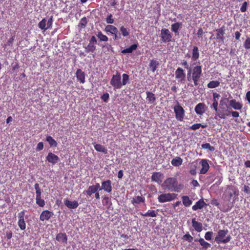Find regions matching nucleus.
<instances>
[{
    "label": "nucleus",
    "mask_w": 250,
    "mask_h": 250,
    "mask_svg": "<svg viewBox=\"0 0 250 250\" xmlns=\"http://www.w3.org/2000/svg\"><path fill=\"white\" fill-rule=\"evenodd\" d=\"M165 189L171 191L180 192L183 188L182 185H178L176 178L170 177L167 178L162 184Z\"/></svg>",
    "instance_id": "nucleus-1"
},
{
    "label": "nucleus",
    "mask_w": 250,
    "mask_h": 250,
    "mask_svg": "<svg viewBox=\"0 0 250 250\" xmlns=\"http://www.w3.org/2000/svg\"><path fill=\"white\" fill-rule=\"evenodd\" d=\"M229 233L228 229H220L218 230L217 235L215 238V241L218 243H220L226 244L229 242L231 239L230 235H227Z\"/></svg>",
    "instance_id": "nucleus-2"
},
{
    "label": "nucleus",
    "mask_w": 250,
    "mask_h": 250,
    "mask_svg": "<svg viewBox=\"0 0 250 250\" xmlns=\"http://www.w3.org/2000/svg\"><path fill=\"white\" fill-rule=\"evenodd\" d=\"M173 109L175 114L176 119L179 121H183L185 115V111L184 108L177 103L173 106Z\"/></svg>",
    "instance_id": "nucleus-3"
},
{
    "label": "nucleus",
    "mask_w": 250,
    "mask_h": 250,
    "mask_svg": "<svg viewBox=\"0 0 250 250\" xmlns=\"http://www.w3.org/2000/svg\"><path fill=\"white\" fill-rule=\"evenodd\" d=\"M110 83L114 89H120L123 85L120 74L117 73L116 75H113Z\"/></svg>",
    "instance_id": "nucleus-4"
},
{
    "label": "nucleus",
    "mask_w": 250,
    "mask_h": 250,
    "mask_svg": "<svg viewBox=\"0 0 250 250\" xmlns=\"http://www.w3.org/2000/svg\"><path fill=\"white\" fill-rule=\"evenodd\" d=\"M176 197V195L174 193H165L160 195L158 197V200L160 203H165L173 200Z\"/></svg>",
    "instance_id": "nucleus-5"
},
{
    "label": "nucleus",
    "mask_w": 250,
    "mask_h": 250,
    "mask_svg": "<svg viewBox=\"0 0 250 250\" xmlns=\"http://www.w3.org/2000/svg\"><path fill=\"white\" fill-rule=\"evenodd\" d=\"M160 37L162 42H169L171 41L172 35L168 29L163 28L161 31Z\"/></svg>",
    "instance_id": "nucleus-6"
},
{
    "label": "nucleus",
    "mask_w": 250,
    "mask_h": 250,
    "mask_svg": "<svg viewBox=\"0 0 250 250\" xmlns=\"http://www.w3.org/2000/svg\"><path fill=\"white\" fill-rule=\"evenodd\" d=\"M216 32V40L219 43H223L225 40L224 35L225 34V26H222L221 28L217 29Z\"/></svg>",
    "instance_id": "nucleus-7"
},
{
    "label": "nucleus",
    "mask_w": 250,
    "mask_h": 250,
    "mask_svg": "<svg viewBox=\"0 0 250 250\" xmlns=\"http://www.w3.org/2000/svg\"><path fill=\"white\" fill-rule=\"evenodd\" d=\"M175 78L179 80V82H182L185 80L186 74L184 70L181 67H178L175 71Z\"/></svg>",
    "instance_id": "nucleus-8"
},
{
    "label": "nucleus",
    "mask_w": 250,
    "mask_h": 250,
    "mask_svg": "<svg viewBox=\"0 0 250 250\" xmlns=\"http://www.w3.org/2000/svg\"><path fill=\"white\" fill-rule=\"evenodd\" d=\"M101 189H103L104 191L110 193L112 191L111 181L107 180L102 182Z\"/></svg>",
    "instance_id": "nucleus-9"
},
{
    "label": "nucleus",
    "mask_w": 250,
    "mask_h": 250,
    "mask_svg": "<svg viewBox=\"0 0 250 250\" xmlns=\"http://www.w3.org/2000/svg\"><path fill=\"white\" fill-rule=\"evenodd\" d=\"M202 67L200 65L194 66L192 70V78L200 79L202 75Z\"/></svg>",
    "instance_id": "nucleus-10"
},
{
    "label": "nucleus",
    "mask_w": 250,
    "mask_h": 250,
    "mask_svg": "<svg viewBox=\"0 0 250 250\" xmlns=\"http://www.w3.org/2000/svg\"><path fill=\"white\" fill-rule=\"evenodd\" d=\"M200 164L202 166V168L200 170V174H205L208 172L209 168L208 161L206 159H202L200 162Z\"/></svg>",
    "instance_id": "nucleus-11"
},
{
    "label": "nucleus",
    "mask_w": 250,
    "mask_h": 250,
    "mask_svg": "<svg viewBox=\"0 0 250 250\" xmlns=\"http://www.w3.org/2000/svg\"><path fill=\"white\" fill-rule=\"evenodd\" d=\"M206 105L204 103H200L197 104L195 107V111L198 115H202L206 111Z\"/></svg>",
    "instance_id": "nucleus-12"
},
{
    "label": "nucleus",
    "mask_w": 250,
    "mask_h": 250,
    "mask_svg": "<svg viewBox=\"0 0 250 250\" xmlns=\"http://www.w3.org/2000/svg\"><path fill=\"white\" fill-rule=\"evenodd\" d=\"M46 160L50 163L53 164L58 163L60 159L58 156L52 152H49L46 156Z\"/></svg>",
    "instance_id": "nucleus-13"
},
{
    "label": "nucleus",
    "mask_w": 250,
    "mask_h": 250,
    "mask_svg": "<svg viewBox=\"0 0 250 250\" xmlns=\"http://www.w3.org/2000/svg\"><path fill=\"white\" fill-rule=\"evenodd\" d=\"M53 215L52 212L46 210L43 211L40 215V219L41 221L48 220Z\"/></svg>",
    "instance_id": "nucleus-14"
},
{
    "label": "nucleus",
    "mask_w": 250,
    "mask_h": 250,
    "mask_svg": "<svg viewBox=\"0 0 250 250\" xmlns=\"http://www.w3.org/2000/svg\"><path fill=\"white\" fill-rule=\"evenodd\" d=\"M163 174L160 172H154L151 176V180L160 184L162 182Z\"/></svg>",
    "instance_id": "nucleus-15"
},
{
    "label": "nucleus",
    "mask_w": 250,
    "mask_h": 250,
    "mask_svg": "<svg viewBox=\"0 0 250 250\" xmlns=\"http://www.w3.org/2000/svg\"><path fill=\"white\" fill-rule=\"evenodd\" d=\"M64 205L70 209H75L79 206V203L77 201H71L68 199L64 200Z\"/></svg>",
    "instance_id": "nucleus-16"
},
{
    "label": "nucleus",
    "mask_w": 250,
    "mask_h": 250,
    "mask_svg": "<svg viewBox=\"0 0 250 250\" xmlns=\"http://www.w3.org/2000/svg\"><path fill=\"white\" fill-rule=\"evenodd\" d=\"M57 241L62 244H67V236L65 233H59L57 234L56 238Z\"/></svg>",
    "instance_id": "nucleus-17"
},
{
    "label": "nucleus",
    "mask_w": 250,
    "mask_h": 250,
    "mask_svg": "<svg viewBox=\"0 0 250 250\" xmlns=\"http://www.w3.org/2000/svg\"><path fill=\"white\" fill-rule=\"evenodd\" d=\"M207 206V204L204 202L203 199H201L198 201L194 206H192V209L195 211L198 209H201L203 208L205 206Z\"/></svg>",
    "instance_id": "nucleus-18"
},
{
    "label": "nucleus",
    "mask_w": 250,
    "mask_h": 250,
    "mask_svg": "<svg viewBox=\"0 0 250 250\" xmlns=\"http://www.w3.org/2000/svg\"><path fill=\"white\" fill-rule=\"evenodd\" d=\"M229 105L235 110H241L243 105L239 102H237L235 99L231 100L229 101Z\"/></svg>",
    "instance_id": "nucleus-19"
},
{
    "label": "nucleus",
    "mask_w": 250,
    "mask_h": 250,
    "mask_svg": "<svg viewBox=\"0 0 250 250\" xmlns=\"http://www.w3.org/2000/svg\"><path fill=\"white\" fill-rule=\"evenodd\" d=\"M76 77L81 83H83L85 82V73L81 69H78L76 72Z\"/></svg>",
    "instance_id": "nucleus-20"
},
{
    "label": "nucleus",
    "mask_w": 250,
    "mask_h": 250,
    "mask_svg": "<svg viewBox=\"0 0 250 250\" xmlns=\"http://www.w3.org/2000/svg\"><path fill=\"white\" fill-rule=\"evenodd\" d=\"M192 227L197 232H201L202 230L203 225L201 223L198 222L196 221L195 218H193L191 220Z\"/></svg>",
    "instance_id": "nucleus-21"
},
{
    "label": "nucleus",
    "mask_w": 250,
    "mask_h": 250,
    "mask_svg": "<svg viewBox=\"0 0 250 250\" xmlns=\"http://www.w3.org/2000/svg\"><path fill=\"white\" fill-rule=\"evenodd\" d=\"M199 49L197 46H194L193 47L192 51V57L191 59L193 61H196L199 58Z\"/></svg>",
    "instance_id": "nucleus-22"
},
{
    "label": "nucleus",
    "mask_w": 250,
    "mask_h": 250,
    "mask_svg": "<svg viewBox=\"0 0 250 250\" xmlns=\"http://www.w3.org/2000/svg\"><path fill=\"white\" fill-rule=\"evenodd\" d=\"M146 99L148 100V103L150 104H154L156 101V97L155 95L149 91L146 92Z\"/></svg>",
    "instance_id": "nucleus-23"
},
{
    "label": "nucleus",
    "mask_w": 250,
    "mask_h": 250,
    "mask_svg": "<svg viewBox=\"0 0 250 250\" xmlns=\"http://www.w3.org/2000/svg\"><path fill=\"white\" fill-rule=\"evenodd\" d=\"M195 242H199L200 244L203 247V249L207 250L210 247V244L206 242L203 238L196 239L194 240Z\"/></svg>",
    "instance_id": "nucleus-24"
},
{
    "label": "nucleus",
    "mask_w": 250,
    "mask_h": 250,
    "mask_svg": "<svg viewBox=\"0 0 250 250\" xmlns=\"http://www.w3.org/2000/svg\"><path fill=\"white\" fill-rule=\"evenodd\" d=\"M95 150L98 152H103L104 154L107 153V150L106 148L100 144L93 143Z\"/></svg>",
    "instance_id": "nucleus-25"
},
{
    "label": "nucleus",
    "mask_w": 250,
    "mask_h": 250,
    "mask_svg": "<svg viewBox=\"0 0 250 250\" xmlns=\"http://www.w3.org/2000/svg\"><path fill=\"white\" fill-rule=\"evenodd\" d=\"M182 200L183 205L186 207L190 206L192 204V201L188 196H183L182 197Z\"/></svg>",
    "instance_id": "nucleus-26"
},
{
    "label": "nucleus",
    "mask_w": 250,
    "mask_h": 250,
    "mask_svg": "<svg viewBox=\"0 0 250 250\" xmlns=\"http://www.w3.org/2000/svg\"><path fill=\"white\" fill-rule=\"evenodd\" d=\"M104 30L106 32H110L112 34H116V33L118 32V29L116 27L112 25H107L105 27Z\"/></svg>",
    "instance_id": "nucleus-27"
},
{
    "label": "nucleus",
    "mask_w": 250,
    "mask_h": 250,
    "mask_svg": "<svg viewBox=\"0 0 250 250\" xmlns=\"http://www.w3.org/2000/svg\"><path fill=\"white\" fill-rule=\"evenodd\" d=\"M137 46H138V45L137 44H132L129 47L123 50L121 52L123 54L131 53L134 50H135L137 49Z\"/></svg>",
    "instance_id": "nucleus-28"
},
{
    "label": "nucleus",
    "mask_w": 250,
    "mask_h": 250,
    "mask_svg": "<svg viewBox=\"0 0 250 250\" xmlns=\"http://www.w3.org/2000/svg\"><path fill=\"white\" fill-rule=\"evenodd\" d=\"M183 160L179 157H176L171 162V164L175 167H178L182 165Z\"/></svg>",
    "instance_id": "nucleus-29"
},
{
    "label": "nucleus",
    "mask_w": 250,
    "mask_h": 250,
    "mask_svg": "<svg viewBox=\"0 0 250 250\" xmlns=\"http://www.w3.org/2000/svg\"><path fill=\"white\" fill-rule=\"evenodd\" d=\"M182 22H176L171 25V31L175 34L178 33V30L182 26Z\"/></svg>",
    "instance_id": "nucleus-30"
},
{
    "label": "nucleus",
    "mask_w": 250,
    "mask_h": 250,
    "mask_svg": "<svg viewBox=\"0 0 250 250\" xmlns=\"http://www.w3.org/2000/svg\"><path fill=\"white\" fill-rule=\"evenodd\" d=\"M38 27L42 30L46 31L47 28L46 21L45 19H42L38 24Z\"/></svg>",
    "instance_id": "nucleus-31"
},
{
    "label": "nucleus",
    "mask_w": 250,
    "mask_h": 250,
    "mask_svg": "<svg viewBox=\"0 0 250 250\" xmlns=\"http://www.w3.org/2000/svg\"><path fill=\"white\" fill-rule=\"evenodd\" d=\"M159 64V63L157 61L152 60L150 61L149 65V67L151 68L152 71L154 72Z\"/></svg>",
    "instance_id": "nucleus-32"
},
{
    "label": "nucleus",
    "mask_w": 250,
    "mask_h": 250,
    "mask_svg": "<svg viewBox=\"0 0 250 250\" xmlns=\"http://www.w3.org/2000/svg\"><path fill=\"white\" fill-rule=\"evenodd\" d=\"M46 141L48 142L51 146L56 147L58 145L57 142L50 136L46 137Z\"/></svg>",
    "instance_id": "nucleus-33"
},
{
    "label": "nucleus",
    "mask_w": 250,
    "mask_h": 250,
    "mask_svg": "<svg viewBox=\"0 0 250 250\" xmlns=\"http://www.w3.org/2000/svg\"><path fill=\"white\" fill-rule=\"evenodd\" d=\"M84 48L85 51L86 53L94 52L96 50V46L94 44L89 43L88 45L87 46H85Z\"/></svg>",
    "instance_id": "nucleus-34"
},
{
    "label": "nucleus",
    "mask_w": 250,
    "mask_h": 250,
    "mask_svg": "<svg viewBox=\"0 0 250 250\" xmlns=\"http://www.w3.org/2000/svg\"><path fill=\"white\" fill-rule=\"evenodd\" d=\"M97 191V190L95 188V187H93V186H89L88 188L87 189L85 190V192L86 193L87 195L89 196H91L93 193H95Z\"/></svg>",
    "instance_id": "nucleus-35"
},
{
    "label": "nucleus",
    "mask_w": 250,
    "mask_h": 250,
    "mask_svg": "<svg viewBox=\"0 0 250 250\" xmlns=\"http://www.w3.org/2000/svg\"><path fill=\"white\" fill-rule=\"evenodd\" d=\"M96 36L100 41L107 42L108 40V37L106 36L103 34L101 31L98 32L96 34Z\"/></svg>",
    "instance_id": "nucleus-36"
},
{
    "label": "nucleus",
    "mask_w": 250,
    "mask_h": 250,
    "mask_svg": "<svg viewBox=\"0 0 250 250\" xmlns=\"http://www.w3.org/2000/svg\"><path fill=\"white\" fill-rule=\"evenodd\" d=\"M145 200V199L144 198H143L141 196H137L133 198L131 202L133 204H139L141 202H144Z\"/></svg>",
    "instance_id": "nucleus-37"
},
{
    "label": "nucleus",
    "mask_w": 250,
    "mask_h": 250,
    "mask_svg": "<svg viewBox=\"0 0 250 250\" xmlns=\"http://www.w3.org/2000/svg\"><path fill=\"white\" fill-rule=\"evenodd\" d=\"M220 84V82L218 81H210L208 84V87L209 88H214L218 87Z\"/></svg>",
    "instance_id": "nucleus-38"
},
{
    "label": "nucleus",
    "mask_w": 250,
    "mask_h": 250,
    "mask_svg": "<svg viewBox=\"0 0 250 250\" xmlns=\"http://www.w3.org/2000/svg\"><path fill=\"white\" fill-rule=\"evenodd\" d=\"M36 200L37 204L40 207H43L45 205L44 200L41 198V196H37Z\"/></svg>",
    "instance_id": "nucleus-39"
},
{
    "label": "nucleus",
    "mask_w": 250,
    "mask_h": 250,
    "mask_svg": "<svg viewBox=\"0 0 250 250\" xmlns=\"http://www.w3.org/2000/svg\"><path fill=\"white\" fill-rule=\"evenodd\" d=\"M140 214L141 215L144 217L150 216L152 217H154L156 216V214L155 210H151L150 211H148L145 213H141Z\"/></svg>",
    "instance_id": "nucleus-40"
},
{
    "label": "nucleus",
    "mask_w": 250,
    "mask_h": 250,
    "mask_svg": "<svg viewBox=\"0 0 250 250\" xmlns=\"http://www.w3.org/2000/svg\"><path fill=\"white\" fill-rule=\"evenodd\" d=\"M201 147L203 149H208L210 151H213L215 150L214 147L211 146L209 143L203 144Z\"/></svg>",
    "instance_id": "nucleus-41"
},
{
    "label": "nucleus",
    "mask_w": 250,
    "mask_h": 250,
    "mask_svg": "<svg viewBox=\"0 0 250 250\" xmlns=\"http://www.w3.org/2000/svg\"><path fill=\"white\" fill-rule=\"evenodd\" d=\"M120 31L123 36L126 37L129 35V32L124 26H122L120 28Z\"/></svg>",
    "instance_id": "nucleus-42"
},
{
    "label": "nucleus",
    "mask_w": 250,
    "mask_h": 250,
    "mask_svg": "<svg viewBox=\"0 0 250 250\" xmlns=\"http://www.w3.org/2000/svg\"><path fill=\"white\" fill-rule=\"evenodd\" d=\"M228 98H223L220 101V105L221 108L224 109L227 106Z\"/></svg>",
    "instance_id": "nucleus-43"
},
{
    "label": "nucleus",
    "mask_w": 250,
    "mask_h": 250,
    "mask_svg": "<svg viewBox=\"0 0 250 250\" xmlns=\"http://www.w3.org/2000/svg\"><path fill=\"white\" fill-rule=\"evenodd\" d=\"M34 187L36 190V197L41 196L42 192L39 184L38 183H36L34 185Z\"/></svg>",
    "instance_id": "nucleus-44"
},
{
    "label": "nucleus",
    "mask_w": 250,
    "mask_h": 250,
    "mask_svg": "<svg viewBox=\"0 0 250 250\" xmlns=\"http://www.w3.org/2000/svg\"><path fill=\"white\" fill-rule=\"evenodd\" d=\"M122 84L123 85H125L127 84L128 81H129V76L126 74H123L122 75Z\"/></svg>",
    "instance_id": "nucleus-45"
},
{
    "label": "nucleus",
    "mask_w": 250,
    "mask_h": 250,
    "mask_svg": "<svg viewBox=\"0 0 250 250\" xmlns=\"http://www.w3.org/2000/svg\"><path fill=\"white\" fill-rule=\"evenodd\" d=\"M183 239L188 242H191L193 239V238L191 236L188 232L184 235L183 237Z\"/></svg>",
    "instance_id": "nucleus-46"
},
{
    "label": "nucleus",
    "mask_w": 250,
    "mask_h": 250,
    "mask_svg": "<svg viewBox=\"0 0 250 250\" xmlns=\"http://www.w3.org/2000/svg\"><path fill=\"white\" fill-rule=\"evenodd\" d=\"M244 47L246 49H250V38L248 37L244 43Z\"/></svg>",
    "instance_id": "nucleus-47"
},
{
    "label": "nucleus",
    "mask_w": 250,
    "mask_h": 250,
    "mask_svg": "<svg viewBox=\"0 0 250 250\" xmlns=\"http://www.w3.org/2000/svg\"><path fill=\"white\" fill-rule=\"evenodd\" d=\"M106 22L108 24H112L114 23V20L112 18V15L111 14H109L107 15V18H106Z\"/></svg>",
    "instance_id": "nucleus-48"
},
{
    "label": "nucleus",
    "mask_w": 250,
    "mask_h": 250,
    "mask_svg": "<svg viewBox=\"0 0 250 250\" xmlns=\"http://www.w3.org/2000/svg\"><path fill=\"white\" fill-rule=\"evenodd\" d=\"M86 23V18L85 17H84L81 20V21L79 23V26H80L82 28H84L85 27Z\"/></svg>",
    "instance_id": "nucleus-49"
},
{
    "label": "nucleus",
    "mask_w": 250,
    "mask_h": 250,
    "mask_svg": "<svg viewBox=\"0 0 250 250\" xmlns=\"http://www.w3.org/2000/svg\"><path fill=\"white\" fill-rule=\"evenodd\" d=\"M18 225L21 230H24L26 228V224L24 221H18Z\"/></svg>",
    "instance_id": "nucleus-50"
},
{
    "label": "nucleus",
    "mask_w": 250,
    "mask_h": 250,
    "mask_svg": "<svg viewBox=\"0 0 250 250\" xmlns=\"http://www.w3.org/2000/svg\"><path fill=\"white\" fill-rule=\"evenodd\" d=\"M213 235L212 231H208L205 233V238L207 240H210Z\"/></svg>",
    "instance_id": "nucleus-51"
},
{
    "label": "nucleus",
    "mask_w": 250,
    "mask_h": 250,
    "mask_svg": "<svg viewBox=\"0 0 250 250\" xmlns=\"http://www.w3.org/2000/svg\"><path fill=\"white\" fill-rule=\"evenodd\" d=\"M201 124L200 123L192 125L191 126H189V128L191 129H192L193 130H197L199 129L200 127H201Z\"/></svg>",
    "instance_id": "nucleus-52"
},
{
    "label": "nucleus",
    "mask_w": 250,
    "mask_h": 250,
    "mask_svg": "<svg viewBox=\"0 0 250 250\" xmlns=\"http://www.w3.org/2000/svg\"><path fill=\"white\" fill-rule=\"evenodd\" d=\"M218 104V102L217 101V100L216 99H213V103L211 105L210 107L213 108L216 111H217Z\"/></svg>",
    "instance_id": "nucleus-53"
},
{
    "label": "nucleus",
    "mask_w": 250,
    "mask_h": 250,
    "mask_svg": "<svg viewBox=\"0 0 250 250\" xmlns=\"http://www.w3.org/2000/svg\"><path fill=\"white\" fill-rule=\"evenodd\" d=\"M227 111L229 113L231 114L233 117L237 118L239 116V113L238 112L230 110L229 109H228Z\"/></svg>",
    "instance_id": "nucleus-54"
},
{
    "label": "nucleus",
    "mask_w": 250,
    "mask_h": 250,
    "mask_svg": "<svg viewBox=\"0 0 250 250\" xmlns=\"http://www.w3.org/2000/svg\"><path fill=\"white\" fill-rule=\"evenodd\" d=\"M109 98V95L108 93H104L102 96L101 99L104 102H107Z\"/></svg>",
    "instance_id": "nucleus-55"
},
{
    "label": "nucleus",
    "mask_w": 250,
    "mask_h": 250,
    "mask_svg": "<svg viewBox=\"0 0 250 250\" xmlns=\"http://www.w3.org/2000/svg\"><path fill=\"white\" fill-rule=\"evenodd\" d=\"M188 73H187V79L189 82H191L192 79V69H189L188 70Z\"/></svg>",
    "instance_id": "nucleus-56"
},
{
    "label": "nucleus",
    "mask_w": 250,
    "mask_h": 250,
    "mask_svg": "<svg viewBox=\"0 0 250 250\" xmlns=\"http://www.w3.org/2000/svg\"><path fill=\"white\" fill-rule=\"evenodd\" d=\"M24 211H21L18 213L19 221H24Z\"/></svg>",
    "instance_id": "nucleus-57"
},
{
    "label": "nucleus",
    "mask_w": 250,
    "mask_h": 250,
    "mask_svg": "<svg viewBox=\"0 0 250 250\" xmlns=\"http://www.w3.org/2000/svg\"><path fill=\"white\" fill-rule=\"evenodd\" d=\"M247 2L245 1L244 2L240 8V10L242 12H244L247 10Z\"/></svg>",
    "instance_id": "nucleus-58"
},
{
    "label": "nucleus",
    "mask_w": 250,
    "mask_h": 250,
    "mask_svg": "<svg viewBox=\"0 0 250 250\" xmlns=\"http://www.w3.org/2000/svg\"><path fill=\"white\" fill-rule=\"evenodd\" d=\"M52 22H53V17L51 16L49 18V19L47 22V28H50L52 26Z\"/></svg>",
    "instance_id": "nucleus-59"
},
{
    "label": "nucleus",
    "mask_w": 250,
    "mask_h": 250,
    "mask_svg": "<svg viewBox=\"0 0 250 250\" xmlns=\"http://www.w3.org/2000/svg\"><path fill=\"white\" fill-rule=\"evenodd\" d=\"M43 143L42 142H40L37 145V147H36V150H38V151H40V150H42L43 149Z\"/></svg>",
    "instance_id": "nucleus-60"
},
{
    "label": "nucleus",
    "mask_w": 250,
    "mask_h": 250,
    "mask_svg": "<svg viewBox=\"0 0 250 250\" xmlns=\"http://www.w3.org/2000/svg\"><path fill=\"white\" fill-rule=\"evenodd\" d=\"M89 43H91V44H92L94 45H95V44L97 43V40L95 36H93L91 37V38L90 40V41H89Z\"/></svg>",
    "instance_id": "nucleus-61"
},
{
    "label": "nucleus",
    "mask_w": 250,
    "mask_h": 250,
    "mask_svg": "<svg viewBox=\"0 0 250 250\" xmlns=\"http://www.w3.org/2000/svg\"><path fill=\"white\" fill-rule=\"evenodd\" d=\"M182 65L184 66L185 67L187 68L188 70L191 68L189 66V65L186 61H184L182 63Z\"/></svg>",
    "instance_id": "nucleus-62"
},
{
    "label": "nucleus",
    "mask_w": 250,
    "mask_h": 250,
    "mask_svg": "<svg viewBox=\"0 0 250 250\" xmlns=\"http://www.w3.org/2000/svg\"><path fill=\"white\" fill-rule=\"evenodd\" d=\"M211 204L213 206H218L219 205V203L218 202V201L216 199H213L211 201Z\"/></svg>",
    "instance_id": "nucleus-63"
},
{
    "label": "nucleus",
    "mask_w": 250,
    "mask_h": 250,
    "mask_svg": "<svg viewBox=\"0 0 250 250\" xmlns=\"http://www.w3.org/2000/svg\"><path fill=\"white\" fill-rule=\"evenodd\" d=\"M203 33L202 28H200L198 29L197 35L198 37H201L203 35Z\"/></svg>",
    "instance_id": "nucleus-64"
}]
</instances>
